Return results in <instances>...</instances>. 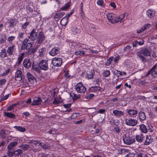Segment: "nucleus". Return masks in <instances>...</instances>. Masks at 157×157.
Wrapping results in <instances>:
<instances>
[{
    "mask_svg": "<svg viewBox=\"0 0 157 157\" xmlns=\"http://www.w3.org/2000/svg\"><path fill=\"white\" fill-rule=\"evenodd\" d=\"M125 15L123 14L122 18H120L117 15L112 13H108L106 15L107 18L109 22L111 23L114 24L120 21L121 23L123 22L122 19L125 17Z\"/></svg>",
    "mask_w": 157,
    "mask_h": 157,
    "instance_id": "nucleus-1",
    "label": "nucleus"
},
{
    "mask_svg": "<svg viewBox=\"0 0 157 157\" xmlns=\"http://www.w3.org/2000/svg\"><path fill=\"white\" fill-rule=\"evenodd\" d=\"M75 89L77 92L79 93H84L86 91V87L81 82L78 83L75 86Z\"/></svg>",
    "mask_w": 157,
    "mask_h": 157,
    "instance_id": "nucleus-2",
    "label": "nucleus"
},
{
    "mask_svg": "<svg viewBox=\"0 0 157 157\" xmlns=\"http://www.w3.org/2000/svg\"><path fill=\"white\" fill-rule=\"evenodd\" d=\"M38 65L40 68L42 70L46 71L48 69L47 60H42L39 63Z\"/></svg>",
    "mask_w": 157,
    "mask_h": 157,
    "instance_id": "nucleus-3",
    "label": "nucleus"
},
{
    "mask_svg": "<svg viewBox=\"0 0 157 157\" xmlns=\"http://www.w3.org/2000/svg\"><path fill=\"white\" fill-rule=\"evenodd\" d=\"M62 63V59L60 58L55 57L53 58L52 62V64L56 67H60Z\"/></svg>",
    "mask_w": 157,
    "mask_h": 157,
    "instance_id": "nucleus-4",
    "label": "nucleus"
},
{
    "mask_svg": "<svg viewBox=\"0 0 157 157\" xmlns=\"http://www.w3.org/2000/svg\"><path fill=\"white\" fill-rule=\"evenodd\" d=\"M137 120L132 119H130L128 120L126 119L125 120V124L128 126H134L136 125L137 124Z\"/></svg>",
    "mask_w": 157,
    "mask_h": 157,
    "instance_id": "nucleus-5",
    "label": "nucleus"
},
{
    "mask_svg": "<svg viewBox=\"0 0 157 157\" xmlns=\"http://www.w3.org/2000/svg\"><path fill=\"white\" fill-rule=\"evenodd\" d=\"M123 140L125 144L128 145H130L133 143L135 141L134 138H133L132 137L126 136H125V138H123Z\"/></svg>",
    "mask_w": 157,
    "mask_h": 157,
    "instance_id": "nucleus-6",
    "label": "nucleus"
},
{
    "mask_svg": "<svg viewBox=\"0 0 157 157\" xmlns=\"http://www.w3.org/2000/svg\"><path fill=\"white\" fill-rule=\"evenodd\" d=\"M140 52L142 54L145 56H150L151 55V49L149 48L142 49Z\"/></svg>",
    "mask_w": 157,
    "mask_h": 157,
    "instance_id": "nucleus-7",
    "label": "nucleus"
},
{
    "mask_svg": "<svg viewBox=\"0 0 157 157\" xmlns=\"http://www.w3.org/2000/svg\"><path fill=\"white\" fill-rule=\"evenodd\" d=\"M18 22V20L15 18L11 19L8 21L9 25L8 26L9 28L14 27Z\"/></svg>",
    "mask_w": 157,
    "mask_h": 157,
    "instance_id": "nucleus-8",
    "label": "nucleus"
},
{
    "mask_svg": "<svg viewBox=\"0 0 157 157\" xmlns=\"http://www.w3.org/2000/svg\"><path fill=\"white\" fill-rule=\"evenodd\" d=\"M22 79V73L21 71L18 70L15 73V79L16 81H21Z\"/></svg>",
    "mask_w": 157,
    "mask_h": 157,
    "instance_id": "nucleus-9",
    "label": "nucleus"
},
{
    "mask_svg": "<svg viewBox=\"0 0 157 157\" xmlns=\"http://www.w3.org/2000/svg\"><path fill=\"white\" fill-rule=\"evenodd\" d=\"M45 40V36L42 32H40L38 36L37 42L38 44L41 43Z\"/></svg>",
    "mask_w": 157,
    "mask_h": 157,
    "instance_id": "nucleus-10",
    "label": "nucleus"
},
{
    "mask_svg": "<svg viewBox=\"0 0 157 157\" xmlns=\"http://www.w3.org/2000/svg\"><path fill=\"white\" fill-rule=\"evenodd\" d=\"M59 48L55 47L49 52V54L51 56H54L59 53Z\"/></svg>",
    "mask_w": 157,
    "mask_h": 157,
    "instance_id": "nucleus-11",
    "label": "nucleus"
},
{
    "mask_svg": "<svg viewBox=\"0 0 157 157\" xmlns=\"http://www.w3.org/2000/svg\"><path fill=\"white\" fill-rule=\"evenodd\" d=\"M113 113L114 115L117 117H120L124 115V112L120 110H114L113 111Z\"/></svg>",
    "mask_w": 157,
    "mask_h": 157,
    "instance_id": "nucleus-12",
    "label": "nucleus"
},
{
    "mask_svg": "<svg viewBox=\"0 0 157 157\" xmlns=\"http://www.w3.org/2000/svg\"><path fill=\"white\" fill-rule=\"evenodd\" d=\"M157 67V64H155L151 69V76L154 78H157V71L156 70Z\"/></svg>",
    "mask_w": 157,
    "mask_h": 157,
    "instance_id": "nucleus-13",
    "label": "nucleus"
},
{
    "mask_svg": "<svg viewBox=\"0 0 157 157\" xmlns=\"http://www.w3.org/2000/svg\"><path fill=\"white\" fill-rule=\"evenodd\" d=\"M138 117L140 121H144L146 120V116L145 113L140 111L138 113Z\"/></svg>",
    "mask_w": 157,
    "mask_h": 157,
    "instance_id": "nucleus-14",
    "label": "nucleus"
},
{
    "mask_svg": "<svg viewBox=\"0 0 157 157\" xmlns=\"http://www.w3.org/2000/svg\"><path fill=\"white\" fill-rule=\"evenodd\" d=\"M42 102L41 98L39 97H35L34 98L33 101V103L31 104L32 105H37L40 104L41 102Z\"/></svg>",
    "mask_w": 157,
    "mask_h": 157,
    "instance_id": "nucleus-15",
    "label": "nucleus"
},
{
    "mask_svg": "<svg viewBox=\"0 0 157 157\" xmlns=\"http://www.w3.org/2000/svg\"><path fill=\"white\" fill-rule=\"evenodd\" d=\"M15 47V45L13 44L12 45V46H9L8 48L7 52L9 56L12 55L13 52L15 51L16 49Z\"/></svg>",
    "mask_w": 157,
    "mask_h": 157,
    "instance_id": "nucleus-16",
    "label": "nucleus"
},
{
    "mask_svg": "<svg viewBox=\"0 0 157 157\" xmlns=\"http://www.w3.org/2000/svg\"><path fill=\"white\" fill-rule=\"evenodd\" d=\"M23 64L24 67L25 68H28L31 66V62L29 59H26L24 60Z\"/></svg>",
    "mask_w": 157,
    "mask_h": 157,
    "instance_id": "nucleus-17",
    "label": "nucleus"
},
{
    "mask_svg": "<svg viewBox=\"0 0 157 157\" xmlns=\"http://www.w3.org/2000/svg\"><path fill=\"white\" fill-rule=\"evenodd\" d=\"M37 33L33 29L30 33V36L29 38H31L32 40H35L37 37Z\"/></svg>",
    "mask_w": 157,
    "mask_h": 157,
    "instance_id": "nucleus-18",
    "label": "nucleus"
},
{
    "mask_svg": "<svg viewBox=\"0 0 157 157\" xmlns=\"http://www.w3.org/2000/svg\"><path fill=\"white\" fill-rule=\"evenodd\" d=\"M26 76L29 81L31 83H33L36 81L35 78L29 72L27 74Z\"/></svg>",
    "mask_w": 157,
    "mask_h": 157,
    "instance_id": "nucleus-19",
    "label": "nucleus"
},
{
    "mask_svg": "<svg viewBox=\"0 0 157 157\" xmlns=\"http://www.w3.org/2000/svg\"><path fill=\"white\" fill-rule=\"evenodd\" d=\"M127 113L130 116H132L136 114L138 111L136 110L129 109L127 111Z\"/></svg>",
    "mask_w": 157,
    "mask_h": 157,
    "instance_id": "nucleus-20",
    "label": "nucleus"
},
{
    "mask_svg": "<svg viewBox=\"0 0 157 157\" xmlns=\"http://www.w3.org/2000/svg\"><path fill=\"white\" fill-rule=\"evenodd\" d=\"M70 96L72 98L73 100L74 101L78 99L80 97V95L79 94L77 95L73 93H71Z\"/></svg>",
    "mask_w": 157,
    "mask_h": 157,
    "instance_id": "nucleus-21",
    "label": "nucleus"
},
{
    "mask_svg": "<svg viewBox=\"0 0 157 157\" xmlns=\"http://www.w3.org/2000/svg\"><path fill=\"white\" fill-rule=\"evenodd\" d=\"M143 137L144 136L143 134H140L136 136V140L138 142L141 143L143 140Z\"/></svg>",
    "mask_w": 157,
    "mask_h": 157,
    "instance_id": "nucleus-22",
    "label": "nucleus"
},
{
    "mask_svg": "<svg viewBox=\"0 0 157 157\" xmlns=\"http://www.w3.org/2000/svg\"><path fill=\"white\" fill-rule=\"evenodd\" d=\"M152 139H151V136L147 135L146 138L145 142H144V144L145 145H148L150 143L152 142Z\"/></svg>",
    "mask_w": 157,
    "mask_h": 157,
    "instance_id": "nucleus-23",
    "label": "nucleus"
},
{
    "mask_svg": "<svg viewBox=\"0 0 157 157\" xmlns=\"http://www.w3.org/2000/svg\"><path fill=\"white\" fill-rule=\"evenodd\" d=\"M155 11L153 10H149L147 11L146 14L148 17L151 18L155 15Z\"/></svg>",
    "mask_w": 157,
    "mask_h": 157,
    "instance_id": "nucleus-24",
    "label": "nucleus"
},
{
    "mask_svg": "<svg viewBox=\"0 0 157 157\" xmlns=\"http://www.w3.org/2000/svg\"><path fill=\"white\" fill-rule=\"evenodd\" d=\"M140 128L141 131L144 133H147V129L146 126L144 124H141L140 126Z\"/></svg>",
    "mask_w": 157,
    "mask_h": 157,
    "instance_id": "nucleus-25",
    "label": "nucleus"
},
{
    "mask_svg": "<svg viewBox=\"0 0 157 157\" xmlns=\"http://www.w3.org/2000/svg\"><path fill=\"white\" fill-rule=\"evenodd\" d=\"M68 22V19L66 18V17L63 18L60 21V23L62 25H66Z\"/></svg>",
    "mask_w": 157,
    "mask_h": 157,
    "instance_id": "nucleus-26",
    "label": "nucleus"
},
{
    "mask_svg": "<svg viewBox=\"0 0 157 157\" xmlns=\"http://www.w3.org/2000/svg\"><path fill=\"white\" fill-rule=\"evenodd\" d=\"M17 143L16 142H14L10 143L7 147L8 149H12V148L14 147L17 144Z\"/></svg>",
    "mask_w": 157,
    "mask_h": 157,
    "instance_id": "nucleus-27",
    "label": "nucleus"
},
{
    "mask_svg": "<svg viewBox=\"0 0 157 157\" xmlns=\"http://www.w3.org/2000/svg\"><path fill=\"white\" fill-rule=\"evenodd\" d=\"M24 55V53H22L21 56L18 57L17 59V65H18L20 64L21 62L23 59Z\"/></svg>",
    "mask_w": 157,
    "mask_h": 157,
    "instance_id": "nucleus-28",
    "label": "nucleus"
},
{
    "mask_svg": "<svg viewBox=\"0 0 157 157\" xmlns=\"http://www.w3.org/2000/svg\"><path fill=\"white\" fill-rule=\"evenodd\" d=\"M4 115L8 117L11 118H15V115L9 112H4Z\"/></svg>",
    "mask_w": 157,
    "mask_h": 157,
    "instance_id": "nucleus-29",
    "label": "nucleus"
},
{
    "mask_svg": "<svg viewBox=\"0 0 157 157\" xmlns=\"http://www.w3.org/2000/svg\"><path fill=\"white\" fill-rule=\"evenodd\" d=\"M14 128L16 129L17 131L21 132H24L25 131V128L20 126H15Z\"/></svg>",
    "mask_w": 157,
    "mask_h": 157,
    "instance_id": "nucleus-30",
    "label": "nucleus"
},
{
    "mask_svg": "<svg viewBox=\"0 0 157 157\" xmlns=\"http://www.w3.org/2000/svg\"><path fill=\"white\" fill-rule=\"evenodd\" d=\"M6 131L5 130L2 129L0 132V136L2 138H5L6 136Z\"/></svg>",
    "mask_w": 157,
    "mask_h": 157,
    "instance_id": "nucleus-31",
    "label": "nucleus"
},
{
    "mask_svg": "<svg viewBox=\"0 0 157 157\" xmlns=\"http://www.w3.org/2000/svg\"><path fill=\"white\" fill-rule=\"evenodd\" d=\"M114 59L113 56L110 57L107 61L106 63H105V65L107 66H109L111 64L112 61H113Z\"/></svg>",
    "mask_w": 157,
    "mask_h": 157,
    "instance_id": "nucleus-32",
    "label": "nucleus"
},
{
    "mask_svg": "<svg viewBox=\"0 0 157 157\" xmlns=\"http://www.w3.org/2000/svg\"><path fill=\"white\" fill-rule=\"evenodd\" d=\"M23 153L22 150L21 149H17L14 151V154L18 156Z\"/></svg>",
    "mask_w": 157,
    "mask_h": 157,
    "instance_id": "nucleus-33",
    "label": "nucleus"
},
{
    "mask_svg": "<svg viewBox=\"0 0 157 157\" xmlns=\"http://www.w3.org/2000/svg\"><path fill=\"white\" fill-rule=\"evenodd\" d=\"M8 151L7 153V155L9 157H11L14 154V151L12 149H8Z\"/></svg>",
    "mask_w": 157,
    "mask_h": 157,
    "instance_id": "nucleus-34",
    "label": "nucleus"
},
{
    "mask_svg": "<svg viewBox=\"0 0 157 157\" xmlns=\"http://www.w3.org/2000/svg\"><path fill=\"white\" fill-rule=\"evenodd\" d=\"M144 44V42H139L136 41L133 43L132 45L133 47H136L137 46L139 45H142Z\"/></svg>",
    "mask_w": 157,
    "mask_h": 157,
    "instance_id": "nucleus-35",
    "label": "nucleus"
},
{
    "mask_svg": "<svg viewBox=\"0 0 157 157\" xmlns=\"http://www.w3.org/2000/svg\"><path fill=\"white\" fill-rule=\"evenodd\" d=\"M18 104V103H16L12 104L10 105V106H9L7 107V109L8 111H10L15 106H16Z\"/></svg>",
    "mask_w": 157,
    "mask_h": 157,
    "instance_id": "nucleus-36",
    "label": "nucleus"
},
{
    "mask_svg": "<svg viewBox=\"0 0 157 157\" xmlns=\"http://www.w3.org/2000/svg\"><path fill=\"white\" fill-rule=\"evenodd\" d=\"M1 53V54L0 55V56L1 57L4 58L6 57L7 56L6 50L5 49H3L2 50Z\"/></svg>",
    "mask_w": 157,
    "mask_h": 157,
    "instance_id": "nucleus-37",
    "label": "nucleus"
},
{
    "mask_svg": "<svg viewBox=\"0 0 157 157\" xmlns=\"http://www.w3.org/2000/svg\"><path fill=\"white\" fill-rule=\"evenodd\" d=\"M85 53V52L84 51H81L75 52V54L77 56L80 55L81 56V55L84 56Z\"/></svg>",
    "mask_w": 157,
    "mask_h": 157,
    "instance_id": "nucleus-38",
    "label": "nucleus"
},
{
    "mask_svg": "<svg viewBox=\"0 0 157 157\" xmlns=\"http://www.w3.org/2000/svg\"><path fill=\"white\" fill-rule=\"evenodd\" d=\"M103 76L105 77H108L110 75V71L109 70L104 71L102 73Z\"/></svg>",
    "mask_w": 157,
    "mask_h": 157,
    "instance_id": "nucleus-39",
    "label": "nucleus"
},
{
    "mask_svg": "<svg viewBox=\"0 0 157 157\" xmlns=\"http://www.w3.org/2000/svg\"><path fill=\"white\" fill-rule=\"evenodd\" d=\"M41 147L43 149H46L50 147V145L48 143H46L42 145L41 146Z\"/></svg>",
    "mask_w": 157,
    "mask_h": 157,
    "instance_id": "nucleus-40",
    "label": "nucleus"
},
{
    "mask_svg": "<svg viewBox=\"0 0 157 157\" xmlns=\"http://www.w3.org/2000/svg\"><path fill=\"white\" fill-rule=\"evenodd\" d=\"M94 73V71L92 70L88 74V76L89 78L92 79L93 78V75Z\"/></svg>",
    "mask_w": 157,
    "mask_h": 157,
    "instance_id": "nucleus-41",
    "label": "nucleus"
},
{
    "mask_svg": "<svg viewBox=\"0 0 157 157\" xmlns=\"http://www.w3.org/2000/svg\"><path fill=\"white\" fill-rule=\"evenodd\" d=\"M37 48V47L35 48L33 47L31 49H30V50L29 51L28 53L30 54H31L32 53H34L36 51Z\"/></svg>",
    "mask_w": 157,
    "mask_h": 157,
    "instance_id": "nucleus-42",
    "label": "nucleus"
},
{
    "mask_svg": "<svg viewBox=\"0 0 157 157\" xmlns=\"http://www.w3.org/2000/svg\"><path fill=\"white\" fill-rule=\"evenodd\" d=\"M140 53H138L137 56H138V57H139L143 62H146V59L145 58V57L142 56L141 54H140Z\"/></svg>",
    "mask_w": 157,
    "mask_h": 157,
    "instance_id": "nucleus-43",
    "label": "nucleus"
},
{
    "mask_svg": "<svg viewBox=\"0 0 157 157\" xmlns=\"http://www.w3.org/2000/svg\"><path fill=\"white\" fill-rule=\"evenodd\" d=\"M91 90H94L95 91H100L101 90V88L99 86H95L92 87L91 88Z\"/></svg>",
    "mask_w": 157,
    "mask_h": 157,
    "instance_id": "nucleus-44",
    "label": "nucleus"
},
{
    "mask_svg": "<svg viewBox=\"0 0 157 157\" xmlns=\"http://www.w3.org/2000/svg\"><path fill=\"white\" fill-rule=\"evenodd\" d=\"M32 46L31 43H29L26 45L25 49L27 50H29L31 49Z\"/></svg>",
    "mask_w": 157,
    "mask_h": 157,
    "instance_id": "nucleus-45",
    "label": "nucleus"
},
{
    "mask_svg": "<svg viewBox=\"0 0 157 157\" xmlns=\"http://www.w3.org/2000/svg\"><path fill=\"white\" fill-rule=\"evenodd\" d=\"M151 25L150 24H146L144 26L142 27V28L144 29V31L146 30V29H149L151 26Z\"/></svg>",
    "mask_w": 157,
    "mask_h": 157,
    "instance_id": "nucleus-46",
    "label": "nucleus"
},
{
    "mask_svg": "<svg viewBox=\"0 0 157 157\" xmlns=\"http://www.w3.org/2000/svg\"><path fill=\"white\" fill-rule=\"evenodd\" d=\"M114 74L117 76V77H119L120 76L122 75V73L120 71L116 70V71L114 72Z\"/></svg>",
    "mask_w": 157,
    "mask_h": 157,
    "instance_id": "nucleus-47",
    "label": "nucleus"
},
{
    "mask_svg": "<svg viewBox=\"0 0 157 157\" xmlns=\"http://www.w3.org/2000/svg\"><path fill=\"white\" fill-rule=\"evenodd\" d=\"M70 4L69 3H68L66 4L65 5L62 7L61 9L63 10H66L70 6Z\"/></svg>",
    "mask_w": 157,
    "mask_h": 157,
    "instance_id": "nucleus-48",
    "label": "nucleus"
},
{
    "mask_svg": "<svg viewBox=\"0 0 157 157\" xmlns=\"http://www.w3.org/2000/svg\"><path fill=\"white\" fill-rule=\"evenodd\" d=\"M21 147H22V149L24 151H25L27 150H28L29 148V145L27 144H24L21 146Z\"/></svg>",
    "mask_w": 157,
    "mask_h": 157,
    "instance_id": "nucleus-49",
    "label": "nucleus"
},
{
    "mask_svg": "<svg viewBox=\"0 0 157 157\" xmlns=\"http://www.w3.org/2000/svg\"><path fill=\"white\" fill-rule=\"evenodd\" d=\"M61 101L60 100H57L56 98H54L53 102V104L55 105L61 103Z\"/></svg>",
    "mask_w": 157,
    "mask_h": 157,
    "instance_id": "nucleus-50",
    "label": "nucleus"
},
{
    "mask_svg": "<svg viewBox=\"0 0 157 157\" xmlns=\"http://www.w3.org/2000/svg\"><path fill=\"white\" fill-rule=\"evenodd\" d=\"M15 38L14 36H10L8 38L7 40L9 42L11 43L12 40H14Z\"/></svg>",
    "mask_w": 157,
    "mask_h": 157,
    "instance_id": "nucleus-51",
    "label": "nucleus"
},
{
    "mask_svg": "<svg viewBox=\"0 0 157 157\" xmlns=\"http://www.w3.org/2000/svg\"><path fill=\"white\" fill-rule=\"evenodd\" d=\"M32 68L33 70L35 71L36 72L38 73H40V71L38 67H34L33 65Z\"/></svg>",
    "mask_w": 157,
    "mask_h": 157,
    "instance_id": "nucleus-52",
    "label": "nucleus"
},
{
    "mask_svg": "<svg viewBox=\"0 0 157 157\" xmlns=\"http://www.w3.org/2000/svg\"><path fill=\"white\" fill-rule=\"evenodd\" d=\"M97 3L98 5L102 6L104 3V1L103 0H98Z\"/></svg>",
    "mask_w": 157,
    "mask_h": 157,
    "instance_id": "nucleus-53",
    "label": "nucleus"
},
{
    "mask_svg": "<svg viewBox=\"0 0 157 157\" xmlns=\"http://www.w3.org/2000/svg\"><path fill=\"white\" fill-rule=\"evenodd\" d=\"M6 36L5 35H4L2 36L1 38H0V43H3L5 41V40L4 39V38H5Z\"/></svg>",
    "mask_w": 157,
    "mask_h": 157,
    "instance_id": "nucleus-54",
    "label": "nucleus"
},
{
    "mask_svg": "<svg viewBox=\"0 0 157 157\" xmlns=\"http://www.w3.org/2000/svg\"><path fill=\"white\" fill-rule=\"evenodd\" d=\"M6 82V80L5 79H3L0 80V85L1 86L3 84H5Z\"/></svg>",
    "mask_w": 157,
    "mask_h": 157,
    "instance_id": "nucleus-55",
    "label": "nucleus"
},
{
    "mask_svg": "<svg viewBox=\"0 0 157 157\" xmlns=\"http://www.w3.org/2000/svg\"><path fill=\"white\" fill-rule=\"evenodd\" d=\"M94 96V95L93 94H90L87 96L86 97V99H90L93 98Z\"/></svg>",
    "mask_w": 157,
    "mask_h": 157,
    "instance_id": "nucleus-56",
    "label": "nucleus"
},
{
    "mask_svg": "<svg viewBox=\"0 0 157 157\" xmlns=\"http://www.w3.org/2000/svg\"><path fill=\"white\" fill-rule=\"evenodd\" d=\"M124 50L125 51L131 50H132V47L130 45H127L124 48Z\"/></svg>",
    "mask_w": 157,
    "mask_h": 157,
    "instance_id": "nucleus-57",
    "label": "nucleus"
},
{
    "mask_svg": "<svg viewBox=\"0 0 157 157\" xmlns=\"http://www.w3.org/2000/svg\"><path fill=\"white\" fill-rule=\"evenodd\" d=\"M135 155V154L132 153H129L128 155H126V157H134Z\"/></svg>",
    "mask_w": 157,
    "mask_h": 157,
    "instance_id": "nucleus-58",
    "label": "nucleus"
},
{
    "mask_svg": "<svg viewBox=\"0 0 157 157\" xmlns=\"http://www.w3.org/2000/svg\"><path fill=\"white\" fill-rule=\"evenodd\" d=\"M148 127H149V128H148V129H147L148 131L151 132H153V127L151 126H148Z\"/></svg>",
    "mask_w": 157,
    "mask_h": 157,
    "instance_id": "nucleus-59",
    "label": "nucleus"
},
{
    "mask_svg": "<svg viewBox=\"0 0 157 157\" xmlns=\"http://www.w3.org/2000/svg\"><path fill=\"white\" fill-rule=\"evenodd\" d=\"M71 103L67 104H63L64 107L67 109L69 108L71 106Z\"/></svg>",
    "mask_w": 157,
    "mask_h": 157,
    "instance_id": "nucleus-60",
    "label": "nucleus"
},
{
    "mask_svg": "<svg viewBox=\"0 0 157 157\" xmlns=\"http://www.w3.org/2000/svg\"><path fill=\"white\" fill-rule=\"evenodd\" d=\"M90 51L92 53H94L96 54H98V52L97 51L92 49H90Z\"/></svg>",
    "mask_w": 157,
    "mask_h": 157,
    "instance_id": "nucleus-61",
    "label": "nucleus"
},
{
    "mask_svg": "<svg viewBox=\"0 0 157 157\" xmlns=\"http://www.w3.org/2000/svg\"><path fill=\"white\" fill-rule=\"evenodd\" d=\"M120 59V56H118L116 57L114 60V62L115 63H116L117 61L119 60Z\"/></svg>",
    "mask_w": 157,
    "mask_h": 157,
    "instance_id": "nucleus-62",
    "label": "nucleus"
},
{
    "mask_svg": "<svg viewBox=\"0 0 157 157\" xmlns=\"http://www.w3.org/2000/svg\"><path fill=\"white\" fill-rule=\"evenodd\" d=\"M138 157H147L145 154L143 153H140L138 155Z\"/></svg>",
    "mask_w": 157,
    "mask_h": 157,
    "instance_id": "nucleus-63",
    "label": "nucleus"
},
{
    "mask_svg": "<svg viewBox=\"0 0 157 157\" xmlns=\"http://www.w3.org/2000/svg\"><path fill=\"white\" fill-rule=\"evenodd\" d=\"M29 22H26L23 25V28H26V27L28 25H29Z\"/></svg>",
    "mask_w": 157,
    "mask_h": 157,
    "instance_id": "nucleus-64",
    "label": "nucleus"
}]
</instances>
